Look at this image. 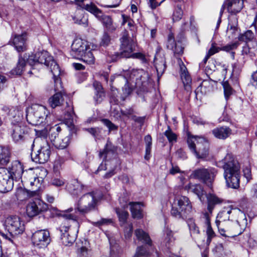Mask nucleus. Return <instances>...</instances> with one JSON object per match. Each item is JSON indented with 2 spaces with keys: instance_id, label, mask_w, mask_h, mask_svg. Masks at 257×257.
<instances>
[{
  "instance_id": "nucleus-1",
  "label": "nucleus",
  "mask_w": 257,
  "mask_h": 257,
  "mask_svg": "<svg viewBox=\"0 0 257 257\" xmlns=\"http://www.w3.org/2000/svg\"><path fill=\"white\" fill-rule=\"evenodd\" d=\"M25 57L27 59V62L31 66L41 64L49 67L53 76L55 89L60 90L61 89L62 82L59 78L61 73L60 67L47 51L39 52L28 56L26 54Z\"/></svg>"
},
{
  "instance_id": "nucleus-2",
  "label": "nucleus",
  "mask_w": 257,
  "mask_h": 257,
  "mask_svg": "<svg viewBox=\"0 0 257 257\" xmlns=\"http://www.w3.org/2000/svg\"><path fill=\"white\" fill-rule=\"evenodd\" d=\"M224 177L228 187L236 189L239 186L240 166L231 154H228L222 160Z\"/></svg>"
},
{
  "instance_id": "nucleus-3",
  "label": "nucleus",
  "mask_w": 257,
  "mask_h": 257,
  "mask_svg": "<svg viewBox=\"0 0 257 257\" xmlns=\"http://www.w3.org/2000/svg\"><path fill=\"white\" fill-rule=\"evenodd\" d=\"M3 226L5 231L7 233L0 230V234L11 242L13 241V238L22 234L25 230L24 222L17 215L8 216L5 220Z\"/></svg>"
},
{
  "instance_id": "nucleus-4",
  "label": "nucleus",
  "mask_w": 257,
  "mask_h": 257,
  "mask_svg": "<svg viewBox=\"0 0 257 257\" xmlns=\"http://www.w3.org/2000/svg\"><path fill=\"white\" fill-rule=\"evenodd\" d=\"M187 144L191 152L199 159H205L209 156V144L203 137L189 136Z\"/></svg>"
},
{
  "instance_id": "nucleus-5",
  "label": "nucleus",
  "mask_w": 257,
  "mask_h": 257,
  "mask_svg": "<svg viewBox=\"0 0 257 257\" xmlns=\"http://www.w3.org/2000/svg\"><path fill=\"white\" fill-rule=\"evenodd\" d=\"M99 197L97 192L92 191L82 195L75 205V210L81 214H86L95 209Z\"/></svg>"
},
{
  "instance_id": "nucleus-6",
  "label": "nucleus",
  "mask_w": 257,
  "mask_h": 257,
  "mask_svg": "<svg viewBox=\"0 0 257 257\" xmlns=\"http://www.w3.org/2000/svg\"><path fill=\"white\" fill-rule=\"evenodd\" d=\"M233 209L231 206L224 207L218 214L215 221L220 234L228 238H233L238 234L231 233L225 225V222L229 221L231 217L230 215L233 214Z\"/></svg>"
},
{
  "instance_id": "nucleus-7",
  "label": "nucleus",
  "mask_w": 257,
  "mask_h": 257,
  "mask_svg": "<svg viewBox=\"0 0 257 257\" xmlns=\"http://www.w3.org/2000/svg\"><path fill=\"white\" fill-rule=\"evenodd\" d=\"M60 215L66 219L72 220L76 227L75 233L70 234L69 230L70 226L67 225L66 223L61 224L59 227V230L61 232V239L62 243L65 245H69L72 244L76 238V233L78 232V223L76 221V217L71 214H66L63 212Z\"/></svg>"
},
{
  "instance_id": "nucleus-8",
  "label": "nucleus",
  "mask_w": 257,
  "mask_h": 257,
  "mask_svg": "<svg viewBox=\"0 0 257 257\" xmlns=\"http://www.w3.org/2000/svg\"><path fill=\"white\" fill-rule=\"evenodd\" d=\"M192 210V205L188 198L182 196L177 197L172 205L171 215L178 219L186 217Z\"/></svg>"
},
{
  "instance_id": "nucleus-9",
  "label": "nucleus",
  "mask_w": 257,
  "mask_h": 257,
  "mask_svg": "<svg viewBox=\"0 0 257 257\" xmlns=\"http://www.w3.org/2000/svg\"><path fill=\"white\" fill-rule=\"evenodd\" d=\"M120 52L116 53L117 57H132L134 58H139L143 61L145 60V56L141 53H133V52L135 50V42L134 40L129 39L126 35L123 36L121 38Z\"/></svg>"
},
{
  "instance_id": "nucleus-10",
  "label": "nucleus",
  "mask_w": 257,
  "mask_h": 257,
  "mask_svg": "<svg viewBox=\"0 0 257 257\" xmlns=\"http://www.w3.org/2000/svg\"><path fill=\"white\" fill-rule=\"evenodd\" d=\"M46 108L42 105L35 104L27 111V120L33 125H38L44 123L47 116Z\"/></svg>"
},
{
  "instance_id": "nucleus-11",
  "label": "nucleus",
  "mask_w": 257,
  "mask_h": 257,
  "mask_svg": "<svg viewBox=\"0 0 257 257\" xmlns=\"http://www.w3.org/2000/svg\"><path fill=\"white\" fill-rule=\"evenodd\" d=\"M217 173V170L214 168H201L193 171L191 176L202 181L211 188Z\"/></svg>"
},
{
  "instance_id": "nucleus-12",
  "label": "nucleus",
  "mask_w": 257,
  "mask_h": 257,
  "mask_svg": "<svg viewBox=\"0 0 257 257\" xmlns=\"http://www.w3.org/2000/svg\"><path fill=\"white\" fill-rule=\"evenodd\" d=\"M40 149L36 152L32 153V160L37 163L44 164L47 162L50 156V147L46 140H43L42 144L40 145Z\"/></svg>"
},
{
  "instance_id": "nucleus-13",
  "label": "nucleus",
  "mask_w": 257,
  "mask_h": 257,
  "mask_svg": "<svg viewBox=\"0 0 257 257\" xmlns=\"http://www.w3.org/2000/svg\"><path fill=\"white\" fill-rule=\"evenodd\" d=\"M34 245L38 248H45L50 243V233L47 230H40L34 232L32 237Z\"/></svg>"
},
{
  "instance_id": "nucleus-14",
  "label": "nucleus",
  "mask_w": 257,
  "mask_h": 257,
  "mask_svg": "<svg viewBox=\"0 0 257 257\" xmlns=\"http://www.w3.org/2000/svg\"><path fill=\"white\" fill-rule=\"evenodd\" d=\"M13 178L6 168H0V192L5 193L11 191L14 185Z\"/></svg>"
},
{
  "instance_id": "nucleus-15",
  "label": "nucleus",
  "mask_w": 257,
  "mask_h": 257,
  "mask_svg": "<svg viewBox=\"0 0 257 257\" xmlns=\"http://www.w3.org/2000/svg\"><path fill=\"white\" fill-rule=\"evenodd\" d=\"M154 65L157 73V79L159 80L167 67L164 53L159 46H158L156 49L154 59Z\"/></svg>"
},
{
  "instance_id": "nucleus-16",
  "label": "nucleus",
  "mask_w": 257,
  "mask_h": 257,
  "mask_svg": "<svg viewBox=\"0 0 257 257\" xmlns=\"http://www.w3.org/2000/svg\"><path fill=\"white\" fill-rule=\"evenodd\" d=\"M48 205L40 200L29 202L27 205L26 213L30 217H34L48 209Z\"/></svg>"
},
{
  "instance_id": "nucleus-17",
  "label": "nucleus",
  "mask_w": 257,
  "mask_h": 257,
  "mask_svg": "<svg viewBox=\"0 0 257 257\" xmlns=\"http://www.w3.org/2000/svg\"><path fill=\"white\" fill-rule=\"evenodd\" d=\"M89 48L86 41L81 38L74 39L71 45V55L76 58H79Z\"/></svg>"
},
{
  "instance_id": "nucleus-18",
  "label": "nucleus",
  "mask_w": 257,
  "mask_h": 257,
  "mask_svg": "<svg viewBox=\"0 0 257 257\" xmlns=\"http://www.w3.org/2000/svg\"><path fill=\"white\" fill-rule=\"evenodd\" d=\"M27 35L24 33L21 35H14L10 41L11 45H13L15 50L18 53H21L27 50Z\"/></svg>"
},
{
  "instance_id": "nucleus-19",
  "label": "nucleus",
  "mask_w": 257,
  "mask_h": 257,
  "mask_svg": "<svg viewBox=\"0 0 257 257\" xmlns=\"http://www.w3.org/2000/svg\"><path fill=\"white\" fill-rule=\"evenodd\" d=\"M178 62L180 66V75L184 84V89L187 91H191V85L192 83L191 77L187 68L180 58L178 59Z\"/></svg>"
},
{
  "instance_id": "nucleus-20",
  "label": "nucleus",
  "mask_w": 257,
  "mask_h": 257,
  "mask_svg": "<svg viewBox=\"0 0 257 257\" xmlns=\"http://www.w3.org/2000/svg\"><path fill=\"white\" fill-rule=\"evenodd\" d=\"M29 128L22 123H19L13 126L12 134L13 140L18 142L25 139L29 132Z\"/></svg>"
},
{
  "instance_id": "nucleus-21",
  "label": "nucleus",
  "mask_w": 257,
  "mask_h": 257,
  "mask_svg": "<svg viewBox=\"0 0 257 257\" xmlns=\"http://www.w3.org/2000/svg\"><path fill=\"white\" fill-rule=\"evenodd\" d=\"M66 189L71 195L78 196L86 190V187L77 179H73L67 184Z\"/></svg>"
},
{
  "instance_id": "nucleus-22",
  "label": "nucleus",
  "mask_w": 257,
  "mask_h": 257,
  "mask_svg": "<svg viewBox=\"0 0 257 257\" xmlns=\"http://www.w3.org/2000/svg\"><path fill=\"white\" fill-rule=\"evenodd\" d=\"M114 79L116 80L117 82H123L125 83L124 86L122 88V98L124 100L125 98L130 95L133 91V88L130 86L128 80L125 77L121 75H118L115 76H112L110 78V81L111 84L112 85Z\"/></svg>"
},
{
  "instance_id": "nucleus-23",
  "label": "nucleus",
  "mask_w": 257,
  "mask_h": 257,
  "mask_svg": "<svg viewBox=\"0 0 257 257\" xmlns=\"http://www.w3.org/2000/svg\"><path fill=\"white\" fill-rule=\"evenodd\" d=\"M97 19L101 22L107 32L112 33L116 30L117 25L114 23L110 16L104 15L102 13Z\"/></svg>"
},
{
  "instance_id": "nucleus-24",
  "label": "nucleus",
  "mask_w": 257,
  "mask_h": 257,
  "mask_svg": "<svg viewBox=\"0 0 257 257\" xmlns=\"http://www.w3.org/2000/svg\"><path fill=\"white\" fill-rule=\"evenodd\" d=\"M224 9L226 7L229 13L236 14L239 12L243 8V0H227L223 5Z\"/></svg>"
},
{
  "instance_id": "nucleus-25",
  "label": "nucleus",
  "mask_w": 257,
  "mask_h": 257,
  "mask_svg": "<svg viewBox=\"0 0 257 257\" xmlns=\"http://www.w3.org/2000/svg\"><path fill=\"white\" fill-rule=\"evenodd\" d=\"M13 179L18 180L22 178L24 173L23 165L19 161H14L12 163L11 166L7 169Z\"/></svg>"
},
{
  "instance_id": "nucleus-26",
  "label": "nucleus",
  "mask_w": 257,
  "mask_h": 257,
  "mask_svg": "<svg viewBox=\"0 0 257 257\" xmlns=\"http://www.w3.org/2000/svg\"><path fill=\"white\" fill-rule=\"evenodd\" d=\"M29 177L30 178L29 180H26L25 181L26 183H29L32 187L33 193L34 194L35 192L39 191L42 188V183L43 182V179L42 177H37L35 176L34 174L32 173L28 174Z\"/></svg>"
},
{
  "instance_id": "nucleus-27",
  "label": "nucleus",
  "mask_w": 257,
  "mask_h": 257,
  "mask_svg": "<svg viewBox=\"0 0 257 257\" xmlns=\"http://www.w3.org/2000/svg\"><path fill=\"white\" fill-rule=\"evenodd\" d=\"M207 201V209L211 213L215 206L217 205L221 204L223 200L221 198L218 197L213 193H209L206 194Z\"/></svg>"
},
{
  "instance_id": "nucleus-28",
  "label": "nucleus",
  "mask_w": 257,
  "mask_h": 257,
  "mask_svg": "<svg viewBox=\"0 0 257 257\" xmlns=\"http://www.w3.org/2000/svg\"><path fill=\"white\" fill-rule=\"evenodd\" d=\"M54 89L56 91H58V92L56 93L49 99V104L51 107L53 108L57 106L61 105L64 101L63 95L61 92L62 87L60 89V90H56L55 89V83H54Z\"/></svg>"
},
{
  "instance_id": "nucleus-29",
  "label": "nucleus",
  "mask_w": 257,
  "mask_h": 257,
  "mask_svg": "<svg viewBox=\"0 0 257 257\" xmlns=\"http://www.w3.org/2000/svg\"><path fill=\"white\" fill-rule=\"evenodd\" d=\"M70 141V134H61L60 136L53 143V145L58 149H64L69 144Z\"/></svg>"
},
{
  "instance_id": "nucleus-30",
  "label": "nucleus",
  "mask_w": 257,
  "mask_h": 257,
  "mask_svg": "<svg viewBox=\"0 0 257 257\" xmlns=\"http://www.w3.org/2000/svg\"><path fill=\"white\" fill-rule=\"evenodd\" d=\"M212 134L215 138L224 140L231 135V130L227 126L216 127L212 130Z\"/></svg>"
},
{
  "instance_id": "nucleus-31",
  "label": "nucleus",
  "mask_w": 257,
  "mask_h": 257,
  "mask_svg": "<svg viewBox=\"0 0 257 257\" xmlns=\"http://www.w3.org/2000/svg\"><path fill=\"white\" fill-rule=\"evenodd\" d=\"M174 240L175 238L172 231L168 227H165L163 230L162 243L167 247H169L173 244Z\"/></svg>"
},
{
  "instance_id": "nucleus-32",
  "label": "nucleus",
  "mask_w": 257,
  "mask_h": 257,
  "mask_svg": "<svg viewBox=\"0 0 257 257\" xmlns=\"http://www.w3.org/2000/svg\"><path fill=\"white\" fill-rule=\"evenodd\" d=\"M131 211L132 216L135 219H140L143 217V204L138 202H131Z\"/></svg>"
},
{
  "instance_id": "nucleus-33",
  "label": "nucleus",
  "mask_w": 257,
  "mask_h": 257,
  "mask_svg": "<svg viewBox=\"0 0 257 257\" xmlns=\"http://www.w3.org/2000/svg\"><path fill=\"white\" fill-rule=\"evenodd\" d=\"M184 188L187 192L197 195L199 199L201 200V196L203 194V189L200 184L189 183L185 185Z\"/></svg>"
},
{
  "instance_id": "nucleus-34",
  "label": "nucleus",
  "mask_w": 257,
  "mask_h": 257,
  "mask_svg": "<svg viewBox=\"0 0 257 257\" xmlns=\"http://www.w3.org/2000/svg\"><path fill=\"white\" fill-rule=\"evenodd\" d=\"M158 252L149 234L146 233V257L158 256Z\"/></svg>"
},
{
  "instance_id": "nucleus-35",
  "label": "nucleus",
  "mask_w": 257,
  "mask_h": 257,
  "mask_svg": "<svg viewBox=\"0 0 257 257\" xmlns=\"http://www.w3.org/2000/svg\"><path fill=\"white\" fill-rule=\"evenodd\" d=\"M233 215H237L236 221L242 229H244L247 226V220L245 213L239 209H233Z\"/></svg>"
},
{
  "instance_id": "nucleus-36",
  "label": "nucleus",
  "mask_w": 257,
  "mask_h": 257,
  "mask_svg": "<svg viewBox=\"0 0 257 257\" xmlns=\"http://www.w3.org/2000/svg\"><path fill=\"white\" fill-rule=\"evenodd\" d=\"M10 150L5 147L0 146V165H7L10 160Z\"/></svg>"
},
{
  "instance_id": "nucleus-37",
  "label": "nucleus",
  "mask_w": 257,
  "mask_h": 257,
  "mask_svg": "<svg viewBox=\"0 0 257 257\" xmlns=\"http://www.w3.org/2000/svg\"><path fill=\"white\" fill-rule=\"evenodd\" d=\"M34 194L31 191L20 187L17 189L15 195L17 199L19 201H24L33 196Z\"/></svg>"
},
{
  "instance_id": "nucleus-38",
  "label": "nucleus",
  "mask_w": 257,
  "mask_h": 257,
  "mask_svg": "<svg viewBox=\"0 0 257 257\" xmlns=\"http://www.w3.org/2000/svg\"><path fill=\"white\" fill-rule=\"evenodd\" d=\"M36 135L37 136L36 138L34 140L33 142V144L32 145V148L34 146L35 144L41 145L43 144V140H46V139L47 137V130L44 128L41 130H38L35 129Z\"/></svg>"
},
{
  "instance_id": "nucleus-39",
  "label": "nucleus",
  "mask_w": 257,
  "mask_h": 257,
  "mask_svg": "<svg viewBox=\"0 0 257 257\" xmlns=\"http://www.w3.org/2000/svg\"><path fill=\"white\" fill-rule=\"evenodd\" d=\"M115 151V147L110 142L108 141L105 145L104 150L100 152L99 155L101 158H103V160H106L109 155H113Z\"/></svg>"
},
{
  "instance_id": "nucleus-40",
  "label": "nucleus",
  "mask_w": 257,
  "mask_h": 257,
  "mask_svg": "<svg viewBox=\"0 0 257 257\" xmlns=\"http://www.w3.org/2000/svg\"><path fill=\"white\" fill-rule=\"evenodd\" d=\"M62 128L59 124H56L50 127L49 130V138L51 141L53 143L60 136L61 134L64 132H61Z\"/></svg>"
},
{
  "instance_id": "nucleus-41",
  "label": "nucleus",
  "mask_w": 257,
  "mask_h": 257,
  "mask_svg": "<svg viewBox=\"0 0 257 257\" xmlns=\"http://www.w3.org/2000/svg\"><path fill=\"white\" fill-rule=\"evenodd\" d=\"M93 86L95 88V92L94 98L97 103L100 102L104 97V93L101 84L98 82H95L93 83Z\"/></svg>"
},
{
  "instance_id": "nucleus-42",
  "label": "nucleus",
  "mask_w": 257,
  "mask_h": 257,
  "mask_svg": "<svg viewBox=\"0 0 257 257\" xmlns=\"http://www.w3.org/2000/svg\"><path fill=\"white\" fill-rule=\"evenodd\" d=\"M81 8L92 14L97 19L102 13L94 4L90 3L88 4H83Z\"/></svg>"
},
{
  "instance_id": "nucleus-43",
  "label": "nucleus",
  "mask_w": 257,
  "mask_h": 257,
  "mask_svg": "<svg viewBox=\"0 0 257 257\" xmlns=\"http://www.w3.org/2000/svg\"><path fill=\"white\" fill-rule=\"evenodd\" d=\"M24 58H22L21 55L19 56V60L16 67L12 70L13 74L21 75L24 71L26 65V60Z\"/></svg>"
},
{
  "instance_id": "nucleus-44",
  "label": "nucleus",
  "mask_w": 257,
  "mask_h": 257,
  "mask_svg": "<svg viewBox=\"0 0 257 257\" xmlns=\"http://www.w3.org/2000/svg\"><path fill=\"white\" fill-rule=\"evenodd\" d=\"M205 223L207 225V243L209 244L211 242L212 238L215 236V233L211 226L210 219L208 216H206Z\"/></svg>"
},
{
  "instance_id": "nucleus-45",
  "label": "nucleus",
  "mask_w": 257,
  "mask_h": 257,
  "mask_svg": "<svg viewBox=\"0 0 257 257\" xmlns=\"http://www.w3.org/2000/svg\"><path fill=\"white\" fill-rule=\"evenodd\" d=\"M115 212L118 217L120 225L121 226L124 225L126 222L128 216V212L119 208H116Z\"/></svg>"
},
{
  "instance_id": "nucleus-46",
  "label": "nucleus",
  "mask_w": 257,
  "mask_h": 257,
  "mask_svg": "<svg viewBox=\"0 0 257 257\" xmlns=\"http://www.w3.org/2000/svg\"><path fill=\"white\" fill-rule=\"evenodd\" d=\"M238 38L239 41L247 43L254 40V35L251 30H247L244 34H240Z\"/></svg>"
},
{
  "instance_id": "nucleus-47",
  "label": "nucleus",
  "mask_w": 257,
  "mask_h": 257,
  "mask_svg": "<svg viewBox=\"0 0 257 257\" xmlns=\"http://www.w3.org/2000/svg\"><path fill=\"white\" fill-rule=\"evenodd\" d=\"M183 5H177L174 11L172 19L174 22L180 21L183 15V12L182 10Z\"/></svg>"
},
{
  "instance_id": "nucleus-48",
  "label": "nucleus",
  "mask_w": 257,
  "mask_h": 257,
  "mask_svg": "<svg viewBox=\"0 0 257 257\" xmlns=\"http://www.w3.org/2000/svg\"><path fill=\"white\" fill-rule=\"evenodd\" d=\"M80 58H81L82 61L89 64H93L94 62L93 55L89 49L86 51L83 55L80 56L79 59Z\"/></svg>"
},
{
  "instance_id": "nucleus-49",
  "label": "nucleus",
  "mask_w": 257,
  "mask_h": 257,
  "mask_svg": "<svg viewBox=\"0 0 257 257\" xmlns=\"http://www.w3.org/2000/svg\"><path fill=\"white\" fill-rule=\"evenodd\" d=\"M254 45V48H250L249 46H243L242 50V54L248 55L251 57L257 55V43H255Z\"/></svg>"
},
{
  "instance_id": "nucleus-50",
  "label": "nucleus",
  "mask_w": 257,
  "mask_h": 257,
  "mask_svg": "<svg viewBox=\"0 0 257 257\" xmlns=\"http://www.w3.org/2000/svg\"><path fill=\"white\" fill-rule=\"evenodd\" d=\"M200 87L202 92L206 93L211 90L212 87V81L209 80H204L200 85Z\"/></svg>"
},
{
  "instance_id": "nucleus-51",
  "label": "nucleus",
  "mask_w": 257,
  "mask_h": 257,
  "mask_svg": "<svg viewBox=\"0 0 257 257\" xmlns=\"http://www.w3.org/2000/svg\"><path fill=\"white\" fill-rule=\"evenodd\" d=\"M152 138L150 135L146 136V160H148L150 158V152L152 146Z\"/></svg>"
},
{
  "instance_id": "nucleus-52",
  "label": "nucleus",
  "mask_w": 257,
  "mask_h": 257,
  "mask_svg": "<svg viewBox=\"0 0 257 257\" xmlns=\"http://www.w3.org/2000/svg\"><path fill=\"white\" fill-rule=\"evenodd\" d=\"M188 225L190 232L191 236L198 234L199 233V230L198 227L196 226L194 221L192 219L188 221Z\"/></svg>"
},
{
  "instance_id": "nucleus-53",
  "label": "nucleus",
  "mask_w": 257,
  "mask_h": 257,
  "mask_svg": "<svg viewBox=\"0 0 257 257\" xmlns=\"http://www.w3.org/2000/svg\"><path fill=\"white\" fill-rule=\"evenodd\" d=\"M212 251L216 256L219 257L221 255L224 251V246L222 243H217L212 249Z\"/></svg>"
},
{
  "instance_id": "nucleus-54",
  "label": "nucleus",
  "mask_w": 257,
  "mask_h": 257,
  "mask_svg": "<svg viewBox=\"0 0 257 257\" xmlns=\"http://www.w3.org/2000/svg\"><path fill=\"white\" fill-rule=\"evenodd\" d=\"M111 38L107 32H104L100 42V45L103 47L107 46L110 42Z\"/></svg>"
},
{
  "instance_id": "nucleus-55",
  "label": "nucleus",
  "mask_w": 257,
  "mask_h": 257,
  "mask_svg": "<svg viewBox=\"0 0 257 257\" xmlns=\"http://www.w3.org/2000/svg\"><path fill=\"white\" fill-rule=\"evenodd\" d=\"M164 135L167 138L170 143L176 141L177 136L172 131L170 126H168V129L165 132Z\"/></svg>"
},
{
  "instance_id": "nucleus-56",
  "label": "nucleus",
  "mask_w": 257,
  "mask_h": 257,
  "mask_svg": "<svg viewBox=\"0 0 257 257\" xmlns=\"http://www.w3.org/2000/svg\"><path fill=\"white\" fill-rule=\"evenodd\" d=\"M65 183V180L61 177H54L51 181V184L57 187L63 186Z\"/></svg>"
},
{
  "instance_id": "nucleus-57",
  "label": "nucleus",
  "mask_w": 257,
  "mask_h": 257,
  "mask_svg": "<svg viewBox=\"0 0 257 257\" xmlns=\"http://www.w3.org/2000/svg\"><path fill=\"white\" fill-rule=\"evenodd\" d=\"M224 95L227 99L232 93V89L227 82L223 83Z\"/></svg>"
},
{
  "instance_id": "nucleus-58",
  "label": "nucleus",
  "mask_w": 257,
  "mask_h": 257,
  "mask_svg": "<svg viewBox=\"0 0 257 257\" xmlns=\"http://www.w3.org/2000/svg\"><path fill=\"white\" fill-rule=\"evenodd\" d=\"M121 113L123 116L132 119L135 115V111L133 108L130 107L125 110H121Z\"/></svg>"
},
{
  "instance_id": "nucleus-59",
  "label": "nucleus",
  "mask_w": 257,
  "mask_h": 257,
  "mask_svg": "<svg viewBox=\"0 0 257 257\" xmlns=\"http://www.w3.org/2000/svg\"><path fill=\"white\" fill-rule=\"evenodd\" d=\"M112 223V221L110 219L102 218L99 221L93 222L92 223L95 226L100 227L102 225L110 224Z\"/></svg>"
},
{
  "instance_id": "nucleus-60",
  "label": "nucleus",
  "mask_w": 257,
  "mask_h": 257,
  "mask_svg": "<svg viewBox=\"0 0 257 257\" xmlns=\"http://www.w3.org/2000/svg\"><path fill=\"white\" fill-rule=\"evenodd\" d=\"M85 130L95 138H97L99 136L101 132V129L99 127L87 128H85Z\"/></svg>"
},
{
  "instance_id": "nucleus-61",
  "label": "nucleus",
  "mask_w": 257,
  "mask_h": 257,
  "mask_svg": "<svg viewBox=\"0 0 257 257\" xmlns=\"http://www.w3.org/2000/svg\"><path fill=\"white\" fill-rule=\"evenodd\" d=\"M239 45V43L237 42H233L231 44H227V45L221 47V50L229 52L231 50L235 49Z\"/></svg>"
},
{
  "instance_id": "nucleus-62",
  "label": "nucleus",
  "mask_w": 257,
  "mask_h": 257,
  "mask_svg": "<svg viewBox=\"0 0 257 257\" xmlns=\"http://www.w3.org/2000/svg\"><path fill=\"white\" fill-rule=\"evenodd\" d=\"M177 43L175 42L174 37L172 33H170L168 37L167 48L170 49H173Z\"/></svg>"
},
{
  "instance_id": "nucleus-63",
  "label": "nucleus",
  "mask_w": 257,
  "mask_h": 257,
  "mask_svg": "<svg viewBox=\"0 0 257 257\" xmlns=\"http://www.w3.org/2000/svg\"><path fill=\"white\" fill-rule=\"evenodd\" d=\"M221 50V48L216 46V44L215 42H213L211 44V46L208 52V56H211L212 55L218 53L219 51Z\"/></svg>"
},
{
  "instance_id": "nucleus-64",
  "label": "nucleus",
  "mask_w": 257,
  "mask_h": 257,
  "mask_svg": "<svg viewBox=\"0 0 257 257\" xmlns=\"http://www.w3.org/2000/svg\"><path fill=\"white\" fill-rule=\"evenodd\" d=\"M62 169V163L59 160H56L54 162L53 171L55 174H59Z\"/></svg>"
}]
</instances>
